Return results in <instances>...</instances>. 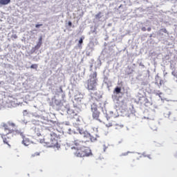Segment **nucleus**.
Here are the masks:
<instances>
[{
    "label": "nucleus",
    "instance_id": "obj_1",
    "mask_svg": "<svg viewBox=\"0 0 177 177\" xmlns=\"http://www.w3.org/2000/svg\"><path fill=\"white\" fill-rule=\"evenodd\" d=\"M89 140H86V141H81L80 140H75L73 143L75 145L74 149H76V151L75 152V156L76 157H89V156H92V151L91 149L86 146V142Z\"/></svg>",
    "mask_w": 177,
    "mask_h": 177
},
{
    "label": "nucleus",
    "instance_id": "obj_2",
    "mask_svg": "<svg viewBox=\"0 0 177 177\" xmlns=\"http://www.w3.org/2000/svg\"><path fill=\"white\" fill-rule=\"evenodd\" d=\"M59 136L55 133H51L48 136H44L43 140H41V143H44L46 147H52L53 149H60V144H59Z\"/></svg>",
    "mask_w": 177,
    "mask_h": 177
},
{
    "label": "nucleus",
    "instance_id": "obj_3",
    "mask_svg": "<svg viewBox=\"0 0 177 177\" xmlns=\"http://www.w3.org/2000/svg\"><path fill=\"white\" fill-rule=\"evenodd\" d=\"M86 89L88 91H96V86H97V73L93 72L90 75V78L86 82Z\"/></svg>",
    "mask_w": 177,
    "mask_h": 177
},
{
    "label": "nucleus",
    "instance_id": "obj_4",
    "mask_svg": "<svg viewBox=\"0 0 177 177\" xmlns=\"http://www.w3.org/2000/svg\"><path fill=\"white\" fill-rule=\"evenodd\" d=\"M99 109H103V105H101L100 106V105H97V103H93L91 106L93 120H96L97 121L102 122V120L100 119V112Z\"/></svg>",
    "mask_w": 177,
    "mask_h": 177
},
{
    "label": "nucleus",
    "instance_id": "obj_5",
    "mask_svg": "<svg viewBox=\"0 0 177 177\" xmlns=\"http://www.w3.org/2000/svg\"><path fill=\"white\" fill-rule=\"evenodd\" d=\"M16 127V124L15 123H9L8 126L5 129L6 131H8V133H13V132H15L17 135H20L21 138H24V133L21 132L20 130H15L10 128H15Z\"/></svg>",
    "mask_w": 177,
    "mask_h": 177
},
{
    "label": "nucleus",
    "instance_id": "obj_6",
    "mask_svg": "<svg viewBox=\"0 0 177 177\" xmlns=\"http://www.w3.org/2000/svg\"><path fill=\"white\" fill-rule=\"evenodd\" d=\"M102 94L100 93V91H96L93 95V99L95 100V102L93 103H97V105L103 106L104 103L103 101H102Z\"/></svg>",
    "mask_w": 177,
    "mask_h": 177
},
{
    "label": "nucleus",
    "instance_id": "obj_7",
    "mask_svg": "<svg viewBox=\"0 0 177 177\" xmlns=\"http://www.w3.org/2000/svg\"><path fill=\"white\" fill-rule=\"evenodd\" d=\"M68 114H69V115H71V118H75V117L78 116V113L75 111H74V110L73 109H69L68 111Z\"/></svg>",
    "mask_w": 177,
    "mask_h": 177
},
{
    "label": "nucleus",
    "instance_id": "obj_8",
    "mask_svg": "<svg viewBox=\"0 0 177 177\" xmlns=\"http://www.w3.org/2000/svg\"><path fill=\"white\" fill-rule=\"evenodd\" d=\"M22 140V143L23 145H24V146H30V145H31V141L30 140V139L26 138V136H24Z\"/></svg>",
    "mask_w": 177,
    "mask_h": 177
},
{
    "label": "nucleus",
    "instance_id": "obj_9",
    "mask_svg": "<svg viewBox=\"0 0 177 177\" xmlns=\"http://www.w3.org/2000/svg\"><path fill=\"white\" fill-rule=\"evenodd\" d=\"M86 138H88L91 140V142H95L97 140L96 137H94L93 136H91V134H86Z\"/></svg>",
    "mask_w": 177,
    "mask_h": 177
},
{
    "label": "nucleus",
    "instance_id": "obj_10",
    "mask_svg": "<svg viewBox=\"0 0 177 177\" xmlns=\"http://www.w3.org/2000/svg\"><path fill=\"white\" fill-rule=\"evenodd\" d=\"M41 45H42V37H40L39 39V42L36 45V49H39L41 48Z\"/></svg>",
    "mask_w": 177,
    "mask_h": 177
},
{
    "label": "nucleus",
    "instance_id": "obj_11",
    "mask_svg": "<svg viewBox=\"0 0 177 177\" xmlns=\"http://www.w3.org/2000/svg\"><path fill=\"white\" fill-rule=\"evenodd\" d=\"M10 3V0H0V5H8Z\"/></svg>",
    "mask_w": 177,
    "mask_h": 177
},
{
    "label": "nucleus",
    "instance_id": "obj_12",
    "mask_svg": "<svg viewBox=\"0 0 177 177\" xmlns=\"http://www.w3.org/2000/svg\"><path fill=\"white\" fill-rule=\"evenodd\" d=\"M102 12H100L97 15H95V17L96 20H99V19H102Z\"/></svg>",
    "mask_w": 177,
    "mask_h": 177
},
{
    "label": "nucleus",
    "instance_id": "obj_13",
    "mask_svg": "<svg viewBox=\"0 0 177 177\" xmlns=\"http://www.w3.org/2000/svg\"><path fill=\"white\" fill-rule=\"evenodd\" d=\"M3 143H6V145H8V146H10L9 145V142H10V141L8 140V139L6 137L3 138Z\"/></svg>",
    "mask_w": 177,
    "mask_h": 177
},
{
    "label": "nucleus",
    "instance_id": "obj_14",
    "mask_svg": "<svg viewBox=\"0 0 177 177\" xmlns=\"http://www.w3.org/2000/svg\"><path fill=\"white\" fill-rule=\"evenodd\" d=\"M115 92L117 94L121 93V88H120V87H116V88H115Z\"/></svg>",
    "mask_w": 177,
    "mask_h": 177
},
{
    "label": "nucleus",
    "instance_id": "obj_15",
    "mask_svg": "<svg viewBox=\"0 0 177 177\" xmlns=\"http://www.w3.org/2000/svg\"><path fill=\"white\" fill-rule=\"evenodd\" d=\"M30 68H34L35 70H37L38 68V64H34L30 66Z\"/></svg>",
    "mask_w": 177,
    "mask_h": 177
},
{
    "label": "nucleus",
    "instance_id": "obj_16",
    "mask_svg": "<svg viewBox=\"0 0 177 177\" xmlns=\"http://www.w3.org/2000/svg\"><path fill=\"white\" fill-rule=\"evenodd\" d=\"M143 157H147V158H149V160H151V155H145V153H142Z\"/></svg>",
    "mask_w": 177,
    "mask_h": 177
},
{
    "label": "nucleus",
    "instance_id": "obj_17",
    "mask_svg": "<svg viewBox=\"0 0 177 177\" xmlns=\"http://www.w3.org/2000/svg\"><path fill=\"white\" fill-rule=\"evenodd\" d=\"M160 31H162V32H165V34H168V30H167L166 28H162L160 29Z\"/></svg>",
    "mask_w": 177,
    "mask_h": 177
},
{
    "label": "nucleus",
    "instance_id": "obj_18",
    "mask_svg": "<svg viewBox=\"0 0 177 177\" xmlns=\"http://www.w3.org/2000/svg\"><path fill=\"white\" fill-rule=\"evenodd\" d=\"M82 42H84V37H81L79 40V44L80 45H82Z\"/></svg>",
    "mask_w": 177,
    "mask_h": 177
},
{
    "label": "nucleus",
    "instance_id": "obj_19",
    "mask_svg": "<svg viewBox=\"0 0 177 177\" xmlns=\"http://www.w3.org/2000/svg\"><path fill=\"white\" fill-rule=\"evenodd\" d=\"M42 24H36L35 27L36 28H39V27H41Z\"/></svg>",
    "mask_w": 177,
    "mask_h": 177
},
{
    "label": "nucleus",
    "instance_id": "obj_20",
    "mask_svg": "<svg viewBox=\"0 0 177 177\" xmlns=\"http://www.w3.org/2000/svg\"><path fill=\"white\" fill-rule=\"evenodd\" d=\"M106 121H109V120H110V116H109V114H106Z\"/></svg>",
    "mask_w": 177,
    "mask_h": 177
},
{
    "label": "nucleus",
    "instance_id": "obj_21",
    "mask_svg": "<svg viewBox=\"0 0 177 177\" xmlns=\"http://www.w3.org/2000/svg\"><path fill=\"white\" fill-rule=\"evenodd\" d=\"M162 84H164V80H160L159 85L161 86V85H162Z\"/></svg>",
    "mask_w": 177,
    "mask_h": 177
},
{
    "label": "nucleus",
    "instance_id": "obj_22",
    "mask_svg": "<svg viewBox=\"0 0 177 177\" xmlns=\"http://www.w3.org/2000/svg\"><path fill=\"white\" fill-rule=\"evenodd\" d=\"M68 25L69 26V27H71V26H73V23L69 21L68 22Z\"/></svg>",
    "mask_w": 177,
    "mask_h": 177
},
{
    "label": "nucleus",
    "instance_id": "obj_23",
    "mask_svg": "<svg viewBox=\"0 0 177 177\" xmlns=\"http://www.w3.org/2000/svg\"><path fill=\"white\" fill-rule=\"evenodd\" d=\"M146 28L145 27H143V28H142V31H146Z\"/></svg>",
    "mask_w": 177,
    "mask_h": 177
},
{
    "label": "nucleus",
    "instance_id": "obj_24",
    "mask_svg": "<svg viewBox=\"0 0 177 177\" xmlns=\"http://www.w3.org/2000/svg\"><path fill=\"white\" fill-rule=\"evenodd\" d=\"M37 136H41V133H36Z\"/></svg>",
    "mask_w": 177,
    "mask_h": 177
},
{
    "label": "nucleus",
    "instance_id": "obj_25",
    "mask_svg": "<svg viewBox=\"0 0 177 177\" xmlns=\"http://www.w3.org/2000/svg\"><path fill=\"white\" fill-rule=\"evenodd\" d=\"M147 30V31L150 32V31H151V28H148Z\"/></svg>",
    "mask_w": 177,
    "mask_h": 177
},
{
    "label": "nucleus",
    "instance_id": "obj_26",
    "mask_svg": "<svg viewBox=\"0 0 177 177\" xmlns=\"http://www.w3.org/2000/svg\"><path fill=\"white\" fill-rule=\"evenodd\" d=\"M108 127H111V123H109Z\"/></svg>",
    "mask_w": 177,
    "mask_h": 177
}]
</instances>
